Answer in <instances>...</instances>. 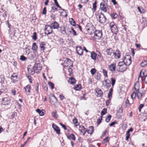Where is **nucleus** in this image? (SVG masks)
I'll list each match as a JSON object with an SVG mask.
<instances>
[{
  "mask_svg": "<svg viewBox=\"0 0 147 147\" xmlns=\"http://www.w3.org/2000/svg\"><path fill=\"white\" fill-rule=\"evenodd\" d=\"M133 131V129L131 127L129 129L128 131H127L126 135V140L127 141H128V139L129 138L130 136V134L129 133V132H132Z\"/></svg>",
  "mask_w": 147,
  "mask_h": 147,
  "instance_id": "nucleus-11",
  "label": "nucleus"
},
{
  "mask_svg": "<svg viewBox=\"0 0 147 147\" xmlns=\"http://www.w3.org/2000/svg\"><path fill=\"white\" fill-rule=\"evenodd\" d=\"M109 69L112 71H114L116 69V65L115 63H112L109 67Z\"/></svg>",
  "mask_w": 147,
  "mask_h": 147,
  "instance_id": "nucleus-25",
  "label": "nucleus"
},
{
  "mask_svg": "<svg viewBox=\"0 0 147 147\" xmlns=\"http://www.w3.org/2000/svg\"><path fill=\"white\" fill-rule=\"evenodd\" d=\"M110 16L113 19L116 18L118 16V15L115 13H113L110 14Z\"/></svg>",
  "mask_w": 147,
  "mask_h": 147,
  "instance_id": "nucleus-39",
  "label": "nucleus"
},
{
  "mask_svg": "<svg viewBox=\"0 0 147 147\" xmlns=\"http://www.w3.org/2000/svg\"><path fill=\"white\" fill-rule=\"evenodd\" d=\"M96 69L95 68H94L92 69L90 71V72L91 74L92 75H93L96 73Z\"/></svg>",
  "mask_w": 147,
  "mask_h": 147,
  "instance_id": "nucleus-49",
  "label": "nucleus"
},
{
  "mask_svg": "<svg viewBox=\"0 0 147 147\" xmlns=\"http://www.w3.org/2000/svg\"><path fill=\"white\" fill-rule=\"evenodd\" d=\"M127 69V67L125 65H123L122 66L120 67L117 69L118 71L123 72L125 71Z\"/></svg>",
  "mask_w": 147,
  "mask_h": 147,
  "instance_id": "nucleus-13",
  "label": "nucleus"
},
{
  "mask_svg": "<svg viewBox=\"0 0 147 147\" xmlns=\"http://www.w3.org/2000/svg\"><path fill=\"white\" fill-rule=\"evenodd\" d=\"M4 82V76H0V82L2 83L3 84Z\"/></svg>",
  "mask_w": 147,
  "mask_h": 147,
  "instance_id": "nucleus-50",
  "label": "nucleus"
},
{
  "mask_svg": "<svg viewBox=\"0 0 147 147\" xmlns=\"http://www.w3.org/2000/svg\"><path fill=\"white\" fill-rule=\"evenodd\" d=\"M97 59L98 60L100 61H103L104 60L103 57L101 56V53L99 52V54L97 56Z\"/></svg>",
  "mask_w": 147,
  "mask_h": 147,
  "instance_id": "nucleus-35",
  "label": "nucleus"
},
{
  "mask_svg": "<svg viewBox=\"0 0 147 147\" xmlns=\"http://www.w3.org/2000/svg\"><path fill=\"white\" fill-rule=\"evenodd\" d=\"M76 80L73 77H71L68 80V82L71 84L74 85L76 83Z\"/></svg>",
  "mask_w": 147,
  "mask_h": 147,
  "instance_id": "nucleus-31",
  "label": "nucleus"
},
{
  "mask_svg": "<svg viewBox=\"0 0 147 147\" xmlns=\"http://www.w3.org/2000/svg\"><path fill=\"white\" fill-rule=\"evenodd\" d=\"M9 103V100L7 97L4 98L2 99V104L3 105H8Z\"/></svg>",
  "mask_w": 147,
  "mask_h": 147,
  "instance_id": "nucleus-15",
  "label": "nucleus"
},
{
  "mask_svg": "<svg viewBox=\"0 0 147 147\" xmlns=\"http://www.w3.org/2000/svg\"><path fill=\"white\" fill-rule=\"evenodd\" d=\"M48 84L51 89H53L54 88V84L53 83L49 82H48Z\"/></svg>",
  "mask_w": 147,
  "mask_h": 147,
  "instance_id": "nucleus-44",
  "label": "nucleus"
},
{
  "mask_svg": "<svg viewBox=\"0 0 147 147\" xmlns=\"http://www.w3.org/2000/svg\"><path fill=\"white\" fill-rule=\"evenodd\" d=\"M30 66H28L27 67L28 71L29 73L31 75H33L35 73L34 70L33 69H31L30 67Z\"/></svg>",
  "mask_w": 147,
  "mask_h": 147,
  "instance_id": "nucleus-27",
  "label": "nucleus"
},
{
  "mask_svg": "<svg viewBox=\"0 0 147 147\" xmlns=\"http://www.w3.org/2000/svg\"><path fill=\"white\" fill-rule=\"evenodd\" d=\"M97 20L101 24H104L106 21L107 18L104 15L102 12L97 13L96 15Z\"/></svg>",
  "mask_w": 147,
  "mask_h": 147,
  "instance_id": "nucleus-1",
  "label": "nucleus"
},
{
  "mask_svg": "<svg viewBox=\"0 0 147 147\" xmlns=\"http://www.w3.org/2000/svg\"><path fill=\"white\" fill-rule=\"evenodd\" d=\"M125 65V63H124L123 61L120 62L118 63V66L120 67L122 66L123 65Z\"/></svg>",
  "mask_w": 147,
  "mask_h": 147,
  "instance_id": "nucleus-64",
  "label": "nucleus"
},
{
  "mask_svg": "<svg viewBox=\"0 0 147 147\" xmlns=\"http://www.w3.org/2000/svg\"><path fill=\"white\" fill-rule=\"evenodd\" d=\"M125 105L126 107L129 106L131 105V104L129 103V100L127 98L125 102Z\"/></svg>",
  "mask_w": 147,
  "mask_h": 147,
  "instance_id": "nucleus-47",
  "label": "nucleus"
},
{
  "mask_svg": "<svg viewBox=\"0 0 147 147\" xmlns=\"http://www.w3.org/2000/svg\"><path fill=\"white\" fill-rule=\"evenodd\" d=\"M50 26L52 29H58L59 27V24L56 21L51 23Z\"/></svg>",
  "mask_w": 147,
  "mask_h": 147,
  "instance_id": "nucleus-14",
  "label": "nucleus"
},
{
  "mask_svg": "<svg viewBox=\"0 0 147 147\" xmlns=\"http://www.w3.org/2000/svg\"><path fill=\"white\" fill-rule=\"evenodd\" d=\"M115 23L114 22H111L110 23L109 26L110 27V28L111 29L114 26H115Z\"/></svg>",
  "mask_w": 147,
  "mask_h": 147,
  "instance_id": "nucleus-61",
  "label": "nucleus"
},
{
  "mask_svg": "<svg viewBox=\"0 0 147 147\" xmlns=\"http://www.w3.org/2000/svg\"><path fill=\"white\" fill-rule=\"evenodd\" d=\"M91 54L92 59L95 61L96 60V54L94 51H92L91 52Z\"/></svg>",
  "mask_w": 147,
  "mask_h": 147,
  "instance_id": "nucleus-33",
  "label": "nucleus"
},
{
  "mask_svg": "<svg viewBox=\"0 0 147 147\" xmlns=\"http://www.w3.org/2000/svg\"><path fill=\"white\" fill-rule=\"evenodd\" d=\"M142 80L144 81L146 84H147V75L143 76Z\"/></svg>",
  "mask_w": 147,
  "mask_h": 147,
  "instance_id": "nucleus-40",
  "label": "nucleus"
},
{
  "mask_svg": "<svg viewBox=\"0 0 147 147\" xmlns=\"http://www.w3.org/2000/svg\"><path fill=\"white\" fill-rule=\"evenodd\" d=\"M111 115H109L108 117H106L105 118V121L107 122H109L111 119Z\"/></svg>",
  "mask_w": 147,
  "mask_h": 147,
  "instance_id": "nucleus-42",
  "label": "nucleus"
},
{
  "mask_svg": "<svg viewBox=\"0 0 147 147\" xmlns=\"http://www.w3.org/2000/svg\"><path fill=\"white\" fill-rule=\"evenodd\" d=\"M107 112V109L106 108L103 109L101 111V116H102L105 115Z\"/></svg>",
  "mask_w": 147,
  "mask_h": 147,
  "instance_id": "nucleus-41",
  "label": "nucleus"
},
{
  "mask_svg": "<svg viewBox=\"0 0 147 147\" xmlns=\"http://www.w3.org/2000/svg\"><path fill=\"white\" fill-rule=\"evenodd\" d=\"M106 54L108 55H111V54L113 53V50L111 48L107 49L105 51Z\"/></svg>",
  "mask_w": 147,
  "mask_h": 147,
  "instance_id": "nucleus-18",
  "label": "nucleus"
},
{
  "mask_svg": "<svg viewBox=\"0 0 147 147\" xmlns=\"http://www.w3.org/2000/svg\"><path fill=\"white\" fill-rule=\"evenodd\" d=\"M137 95V93H136V91H135L131 94V97L132 99H135L136 95Z\"/></svg>",
  "mask_w": 147,
  "mask_h": 147,
  "instance_id": "nucleus-38",
  "label": "nucleus"
},
{
  "mask_svg": "<svg viewBox=\"0 0 147 147\" xmlns=\"http://www.w3.org/2000/svg\"><path fill=\"white\" fill-rule=\"evenodd\" d=\"M36 32H34L33 34V35L32 36V38L34 40H36L37 39L36 36Z\"/></svg>",
  "mask_w": 147,
  "mask_h": 147,
  "instance_id": "nucleus-45",
  "label": "nucleus"
},
{
  "mask_svg": "<svg viewBox=\"0 0 147 147\" xmlns=\"http://www.w3.org/2000/svg\"><path fill=\"white\" fill-rule=\"evenodd\" d=\"M79 129L81 131V133H82V134L84 136L86 132V129L82 125H80Z\"/></svg>",
  "mask_w": 147,
  "mask_h": 147,
  "instance_id": "nucleus-10",
  "label": "nucleus"
},
{
  "mask_svg": "<svg viewBox=\"0 0 147 147\" xmlns=\"http://www.w3.org/2000/svg\"><path fill=\"white\" fill-rule=\"evenodd\" d=\"M42 69V66L40 63H36L33 67V69L37 74L39 73Z\"/></svg>",
  "mask_w": 147,
  "mask_h": 147,
  "instance_id": "nucleus-3",
  "label": "nucleus"
},
{
  "mask_svg": "<svg viewBox=\"0 0 147 147\" xmlns=\"http://www.w3.org/2000/svg\"><path fill=\"white\" fill-rule=\"evenodd\" d=\"M96 76L95 77L96 79L97 80H99L100 79L101 75L98 73H97V74H96Z\"/></svg>",
  "mask_w": 147,
  "mask_h": 147,
  "instance_id": "nucleus-43",
  "label": "nucleus"
},
{
  "mask_svg": "<svg viewBox=\"0 0 147 147\" xmlns=\"http://www.w3.org/2000/svg\"><path fill=\"white\" fill-rule=\"evenodd\" d=\"M52 116L55 119L58 118V115L57 114V111H55L52 113L51 114Z\"/></svg>",
  "mask_w": 147,
  "mask_h": 147,
  "instance_id": "nucleus-34",
  "label": "nucleus"
},
{
  "mask_svg": "<svg viewBox=\"0 0 147 147\" xmlns=\"http://www.w3.org/2000/svg\"><path fill=\"white\" fill-rule=\"evenodd\" d=\"M46 42H41L40 43V50L41 51H44L45 49V46L46 45Z\"/></svg>",
  "mask_w": 147,
  "mask_h": 147,
  "instance_id": "nucleus-26",
  "label": "nucleus"
},
{
  "mask_svg": "<svg viewBox=\"0 0 147 147\" xmlns=\"http://www.w3.org/2000/svg\"><path fill=\"white\" fill-rule=\"evenodd\" d=\"M146 93L145 90L140 91L139 90L136 91V93H137V96L138 99H141L142 96L144 95Z\"/></svg>",
  "mask_w": 147,
  "mask_h": 147,
  "instance_id": "nucleus-7",
  "label": "nucleus"
},
{
  "mask_svg": "<svg viewBox=\"0 0 147 147\" xmlns=\"http://www.w3.org/2000/svg\"><path fill=\"white\" fill-rule=\"evenodd\" d=\"M111 84L113 87L114 85L115 82V80L113 78H111Z\"/></svg>",
  "mask_w": 147,
  "mask_h": 147,
  "instance_id": "nucleus-51",
  "label": "nucleus"
},
{
  "mask_svg": "<svg viewBox=\"0 0 147 147\" xmlns=\"http://www.w3.org/2000/svg\"><path fill=\"white\" fill-rule=\"evenodd\" d=\"M144 105L143 104H141L138 107V109L139 111L140 112L141 110V109L144 107Z\"/></svg>",
  "mask_w": 147,
  "mask_h": 147,
  "instance_id": "nucleus-62",
  "label": "nucleus"
},
{
  "mask_svg": "<svg viewBox=\"0 0 147 147\" xmlns=\"http://www.w3.org/2000/svg\"><path fill=\"white\" fill-rule=\"evenodd\" d=\"M97 4V3L96 1H95L93 4V9L94 10V11H96V5Z\"/></svg>",
  "mask_w": 147,
  "mask_h": 147,
  "instance_id": "nucleus-52",
  "label": "nucleus"
},
{
  "mask_svg": "<svg viewBox=\"0 0 147 147\" xmlns=\"http://www.w3.org/2000/svg\"><path fill=\"white\" fill-rule=\"evenodd\" d=\"M20 59L22 61H25L26 60V58L23 55H22L20 57Z\"/></svg>",
  "mask_w": 147,
  "mask_h": 147,
  "instance_id": "nucleus-53",
  "label": "nucleus"
},
{
  "mask_svg": "<svg viewBox=\"0 0 147 147\" xmlns=\"http://www.w3.org/2000/svg\"><path fill=\"white\" fill-rule=\"evenodd\" d=\"M94 130V127L93 126H90L88 127V129H86V132L88 134L91 135L93 133Z\"/></svg>",
  "mask_w": 147,
  "mask_h": 147,
  "instance_id": "nucleus-20",
  "label": "nucleus"
},
{
  "mask_svg": "<svg viewBox=\"0 0 147 147\" xmlns=\"http://www.w3.org/2000/svg\"><path fill=\"white\" fill-rule=\"evenodd\" d=\"M67 139L70 140L71 139L73 141L76 140V137L74 134H71L69 136H67Z\"/></svg>",
  "mask_w": 147,
  "mask_h": 147,
  "instance_id": "nucleus-30",
  "label": "nucleus"
},
{
  "mask_svg": "<svg viewBox=\"0 0 147 147\" xmlns=\"http://www.w3.org/2000/svg\"><path fill=\"white\" fill-rule=\"evenodd\" d=\"M52 127L54 130L56 131L57 134H59L60 133V129L59 127L57 125L54 123H53L52 125Z\"/></svg>",
  "mask_w": 147,
  "mask_h": 147,
  "instance_id": "nucleus-9",
  "label": "nucleus"
},
{
  "mask_svg": "<svg viewBox=\"0 0 147 147\" xmlns=\"http://www.w3.org/2000/svg\"><path fill=\"white\" fill-rule=\"evenodd\" d=\"M140 87V85L139 82L138 81L136 82L134 84V88L135 90V91H138L139 90Z\"/></svg>",
  "mask_w": 147,
  "mask_h": 147,
  "instance_id": "nucleus-21",
  "label": "nucleus"
},
{
  "mask_svg": "<svg viewBox=\"0 0 147 147\" xmlns=\"http://www.w3.org/2000/svg\"><path fill=\"white\" fill-rule=\"evenodd\" d=\"M111 29L112 32L114 34H116L118 32V29L116 25L114 26Z\"/></svg>",
  "mask_w": 147,
  "mask_h": 147,
  "instance_id": "nucleus-23",
  "label": "nucleus"
},
{
  "mask_svg": "<svg viewBox=\"0 0 147 147\" xmlns=\"http://www.w3.org/2000/svg\"><path fill=\"white\" fill-rule=\"evenodd\" d=\"M94 36L96 38L98 39H100L102 36V31L101 30H95L94 32Z\"/></svg>",
  "mask_w": 147,
  "mask_h": 147,
  "instance_id": "nucleus-6",
  "label": "nucleus"
},
{
  "mask_svg": "<svg viewBox=\"0 0 147 147\" xmlns=\"http://www.w3.org/2000/svg\"><path fill=\"white\" fill-rule=\"evenodd\" d=\"M120 52L118 49L116 50V53L113 52V55L115 58L117 59H118L120 57Z\"/></svg>",
  "mask_w": 147,
  "mask_h": 147,
  "instance_id": "nucleus-16",
  "label": "nucleus"
},
{
  "mask_svg": "<svg viewBox=\"0 0 147 147\" xmlns=\"http://www.w3.org/2000/svg\"><path fill=\"white\" fill-rule=\"evenodd\" d=\"M102 119V116H101L99 118V119H98V121H97V123L98 124V125L99 124L101 123Z\"/></svg>",
  "mask_w": 147,
  "mask_h": 147,
  "instance_id": "nucleus-56",
  "label": "nucleus"
},
{
  "mask_svg": "<svg viewBox=\"0 0 147 147\" xmlns=\"http://www.w3.org/2000/svg\"><path fill=\"white\" fill-rule=\"evenodd\" d=\"M76 51L77 53L79 55H82L83 54V50L81 47H76Z\"/></svg>",
  "mask_w": 147,
  "mask_h": 147,
  "instance_id": "nucleus-12",
  "label": "nucleus"
},
{
  "mask_svg": "<svg viewBox=\"0 0 147 147\" xmlns=\"http://www.w3.org/2000/svg\"><path fill=\"white\" fill-rule=\"evenodd\" d=\"M147 65V61H142L141 63V65L142 67H144Z\"/></svg>",
  "mask_w": 147,
  "mask_h": 147,
  "instance_id": "nucleus-46",
  "label": "nucleus"
},
{
  "mask_svg": "<svg viewBox=\"0 0 147 147\" xmlns=\"http://www.w3.org/2000/svg\"><path fill=\"white\" fill-rule=\"evenodd\" d=\"M69 20L70 24L72 26H76V22L73 18H71L69 19Z\"/></svg>",
  "mask_w": 147,
  "mask_h": 147,
  "instance_id": "nucleus-37",
  "label": "nucleus"
},
{
  "mask_svg": "<svg viewBox=\"0 0 147 147\" xmlns=\"http://www.w3.org/2000/svg\"><path fill=\"white\" fill-rule=\"evenodd\" d=\"M36 112L38 113L40 116H42L44 115L45 113V111L44 110H41L39 109H37L36 110Z\"/></svg>",
  "mask_w": 147,
  "mask_h": 147,
  "instance_id": "nucleus-22",
  "label": "nucleus"
},
{
  "mask_svg": "<svg viewBox=\"0 0 147 147\" xmlns=\"http://www.w3.org/2000/svg\"><path fill=\"white\" fill-rule=\"evenodd\" d=\"M105 82L106 84L105 86L107 88H109L111 86L110 81L108 79H107L105 80Z\"/></svg>",
  "mask_w": 147,
  "mask_h": 147,
  "instance_id": "nucleus-28",
  "label": "nucleus"
},
{
  "mask_svg": "<svg viewBox=\"0 0 147 147\" xmlns=\"http://www.w3.org/2000/svg\"><path fill=\"white\" fill-rule=\"evenodd\" d=\"M37 48V46L36 43L35 42L34 43L32 47V50L34 51H36Z\"/></svg>",
  "mask_w": 147,
  "mask_h": 147,
  "instance_id": "nucleus-36",
  "label": "nucleus"
},
{
  "mask_svg": "<svg viewBox=\"0 0 147 147\" xmlns=\"http://www.w3.org/2000/svg\"><path fill=\"white\" fill-rule=\"evenodd\" d=\"M86 30L88 32V33L90 35L94 33L95 30V28L91 23H88L85 27Z\"/></svg>",
  "mask_w": 147,
  "mask_h": 147,
  "instance_id": "nucleus-2",
  "label": "nucleus"
},
{
  "mask_svg": "<svg viewBox=\"0 0 147 147\" xmlns=\"http://www.w3.org/2000/svg\"><path fill=\"white\" fill-rule=\"evenodd\" d=\"M59 32L63 34H67V33L65 27L64 26H61L60 27Z\"/></svg>",
  "mask_w": 147,
  "mask_h": 147,
  "instance_id": "nucleus-19",
  "label": "nucleus"
},
{
  "mask_svg": "<svg viewBox=\"0 0 147 147\" xmlns=\"http://www.w3.org/2000/svg\"><path fill=\"white\" fill-rule=\"evenodd\" d=\"M96 92L97 94V96L98 97H102L103 95L102 91L100 88H98L96 90Z\"/></svg>",
  "mask_w": 147,
  "mask_h": 147,
  "instance_id": "nucleus-17",
  "label": "nucleus"
},
{
  "mask_svg": "<svg viewBox=\"0 0 147 147\" xmlns=\"http://www.w3.org/2000/svg\"><path fill=\"white\" fill-rule=\"evenodd\" d=\"M102 72L104 76L106 77H108L107 72L106 70L104 69H102Z\"/></svg>",
  "mask_w": 147,
  "mask_h": 147,
  "instance_id": "nucleus-48",
  "label": "nucleus"
},
{
  "mask_svg": "<svg viewBox=\"0 0 147 147\" xmlns=\"http://www.w3.org/2000/svg\"><path fill=\"white\" fill-rule=\"evenodd\" d=\"M45 33L47 35L50 34L52 33L53 31L52 28L50 25H46L45 26V28L44 29Z\"/></svg>",
  "mask_w": 147,
  "mask_h": 147,
  "instance_id": "nucleus-5",
  "label": "nucleus"
},
{
  "mask_svg": "<svg viewBox=\"0 0 147 147\" xmlns=\"http://www.w3.org/2000/svg\"><path fill=\"white\" fill-rule=\"evenodd\" d=\"M109 139L108 137H107L103 139V141L107 143L109 141Z\"/></svg>",
  "mask_w": 147,
  "mask_h": 147,
  "instance_id": "nucleus-59",
  "label": "nucleus"
},
{
  "mask_svg": "<svg viewBox=\"0 0 147 147\" xmlns=\"http://www.w3.org/2000/svg\"><path fill=\"white\" fill-rule=\"evenodd\" d=\"M47 13V10H46V7H45L43 10L42 14L44 15H45Z\"/></svg>",
  "mask_w": 147,
  "mask_h": 147,
  "instance_id": "nucleus-63",
  "label": "nucleus"
},
{
  "mask_svg": "<svg viewBox=\"0 0 147 147\" xmlns=\"http://www.w3.org/2000/svg\"><path fill=\"white\" fill-rule=\"evenodd\" d=\"M100 8L101 10L105 12H106L107 11V8L105 6V5L103 3H101L100 4Z\"/></svg>",
  "mask_w": 147,
  "mask_h": 147,
  "instance_id": "nucleus-24",
  "label": "nucleus"
},
{
  "mask_svg": "<svg viewBox=\"0 0 147 147\" xmlns=\"http://www.w3.org/2000/svg\"><path fill=\"white\" fill-rule=\"evenodd\" d=\"M71 29L72 31V32H73V35L74 36H76L77 35L76 32L75 30L73 28H72V27H71Z\"/></svg>",
  "mask_w": 147,
  "mask_h": 147,
  "instance_id": "nucleus-58",
  "label": "nucleus"
},
{
  "mask_svg": "<svg viewBox=\"0 0 147 147\" xmlns=\"http://www.w3.org/2000/svg\"><path fill=\"white\" fill-rule=\"evenodd\" d=\"M74 88L76 90H80L82 88L81 85L80 84L76 85L74 86Z\"/></svg>",
  "mask_w": 147,
  "mask_h": 147,
  "instance_id": "nucleus-32",
  "label": "nucleus"
},
{
  "mask_svg": "<svg viewBox=\"0 0 147 147\" xmlns=\"http://www.w3.org/2000/svg\"><path fill=\"white\" fill-rule=\"evenodd\" d=\"M73 123L75 124L76 126H78V124H77L78 123V121L77 119L75 118H74L73 119Z\"/></svg>",
  "mask_w": 147,
  "mask_h": 147,
  "instance_id": "nucleus-54",
  "label": "nucleus"
},
{
  "mask_svg": "<svg viewBox=\"0 0 147 147\" xmlns=\"http://www.w3.org/2000/svg\"><path fill=\"white\" fill-rule=\"evenodd\" d=\"M57 8H56V7L54 6H53L51 7V11L54 13V12L55 11H57Z\"/></svg>",
  "mask_w": 147,
  "mask_h": 147,
  "instance_id": "nucleus-55",
  "label": "nucleus"
},
{
  "mask_svg": "<svg viewBox=\"0 0 147 147\" xmlns=\"http://www.w3.org/2000/svg\"><path fill=\"white\" fill-rule=\"evenodd\" d=\"M111 98H108V100L106 102V105L107 106H108L111 100Z\"/></svg>",
  "mask_w": 147,
  "mask_h": 147,
  "instance_id": "nucleus-60",
  "label": "nucleus"
},
{
  "mask_svg": "<svg viewBox=\"0 0 147 147\" xmlns=\"http://www.w3.org/2000/svg\"><path fill=\"white\" fill-rule=\"evenodd\" d=\"M127 60L125 61H123L126 65L129 66L131 63V57L129 55H127Z\"/></svg>",
  "mask_w": 147,
  "mask_h": 147,
  "instance_id": "nucleus-8",
  "label": "nucleus"
},
{
  "mask_svg": "<svg viewBox=\"0 0 147 147\" xmlns=\"http://www.w3.org/2000/svg\"><path fill=\"white\" fill-rule=\"evenodd\" d=\"M24 89L26 92L30 93L31 89V86L30 85L28 84L24 87Z\"/></svg>",
  "mask_w": 147,
  "mask_h": 147,
  "instance_id": "nucleus-29",
  "label": "nucleus"
},
{
  "mask_svg": "<svg viewBox=\"0 0 147 147\" xmlns=\"http://www.w3.org/2000/svg\"><path fill=\"white\" fill-rule=\"evenodd\" d=\"M38 86L39 84L38 83L37 84L36 86V94H39V91H38Z\"/></svg>",
  "mask_w": 147,
  "mask_h": 147,
  "instance_id": "nucleus-57",
  "label": "nucleus"
},
{
  "mask_svg": "<svg viewBox=\"0 0 147 147\" xmlns=\"http://www.w3.org/2000/svg\"><path fill=\"white\" fill-rule=\"evenodd\" d=\"M64 65H63V67L65 68L70 65L69 66L70 68H72L73 66V63L71 60L69 59H67L65 60L64 62Z\"/></svg>",
  "mask_w": 147,
  "mask_h": 147,
  "instance_id": "nucleus-4",
  "label": "nucleus"
}]
</instances>
